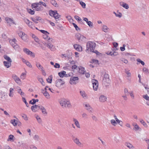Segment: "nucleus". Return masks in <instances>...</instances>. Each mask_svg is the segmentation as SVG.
I'll use <instances>...</instances> for the list:
<instances>
[{
    "label": "nucleus",
    "instance_id": "1",
    "mask_svg": "<svg viewBox=\"0 0 149 149\" xmlns=\"http://www.w3.org/2000/svg\"><path fill=\"white\" fill-rule=\"evenodd\" d=\"M49 13L50 16L55 18L56 23H59L62 21V19L61 18V15L57 13V11L50 10L49 11Z\"/></svg>",
    "mask_w": 149,
    "mask_h": 149
},
{
    "label": "nucleus",
    "instance_id": "2",
    "mask_svg": "<svg viewBox=\"0 0 149 149\" xmlns=\"http://www.w3.org/2000/svg\"><path fill=\"white\" fill-rule=\"evenodd\" d=\"M96 46V44L94 42L89 41L86 44V51H90L91 52L95 49Z\"/></svg>",
    "mask_w": 149,
    "mask_h": 149
},
{
    "label": "nucleus",
    "instance_id": "3",
    "mask_svg": "<svg viewBox=\"0 0 149 149\" xmlns=\"http://www.w3.org/2000/svg\"><path fill=\"white\" fill-rule=\"evenodd\" d=\"M103 83L105 85V86H109L111 81L109 79V75L108 74L105 73L104 75V77L102 80Z\"/></svg>",
    "mask_w": 149,
    "mask_h": 149
},
{
    "label": "nucleus",
    "instance_id": "4",
    "mask_svg": "<svg viewBox=\"0 0 149 149\" xmlns=\"http://www.w3.org/2000/svg\"><path fill=\"white\" fill-rule=\"evenodd\" d=\"M65 83V81L62 79H58L55 81L56 86L59 88H63V85Z\"/></svg>",
    "mask_w": 149,
    "mask_h": 149
},
{
    "label": "nucleus",
    "instance_id": "5",
    "mask_svg": "<svg viewBox=\"0 0 149 149\" xmlns=\"http://www.w3.org/2000/svg\"><path fill=\"white\" fill-rule=\"evenodd\" d=\"M75 37L79 42L85 41L86 39V38L83 35L79 33L76 34Z\"/></svg>",
    "mask_w": 149,
    "mask_h": 149
},
{
    "label": "nucleus",
    "instance_id": "6",
    "mask_svg": "<svg viewBox=\"0 0 149 149\" xmlns=\"http://www.w3.org/2000/svg\"><path fill=\"white\" fill-rule=\"evenodd\" d=\"M79 78L78 77H72L70 78V83L71 84H76L78 82Z\"/></svg>",
    "mask_w": 149,
    "mask_h": 149
},
{
    "label": "nucleus",
    "instance_id": "7",
    "mask_svg": "<svg viewBox=\"0 0 149 149\" xmlns=\"http://www.w3.org/2000/svg\"><path fill=\"white\" fill-rule=\"evenodd\" d=\"M92 82L93 85V88L95 91H96L97 89L98 86V82L97 80L94 79L92 80Z\"/></svg>",
    "mask_w": 149,
    "mask_h": 149
},
{
    "label": "nucleus",
    "instance_id": "8",
    "mask_svg": "<svg viewBox=\"0 0 149 149\" xmlns=\"http://www.w3.org/2000/svg\"><path fill=\"white\" fill-rule=\"evenodd\" d=\"M10 123L12 124L14 126H15L17 125H18V126H20L21 125V123L20 121L15 119L11 120Z\"/></svg>",
    "mask_w": 149,
    "mask_h": 149
},
{
    "label": "nucleus",
    "instance_id": "9",
    "mask_svg": "<svg viewBox=\"0 0 149 149\" xmlns=\"http://www.w3.org/2000/svg\"><path fill=\"white\" fill-rule=\"evenodd\" d=\"M50 40L48 41L47 43H45V45L50 49L52 51H54L55 50V48L54 46L52 45L50 43H49Z\"/></svg>",
    "mask_w": 149,
    "mask_h": 149
},
{
    "label": "nucleus",
    "instance_id": "10",
    "mask_svg": "<svg viewBox=\"0 0 149 149\" xmlns=\"http://www.w3.org/2000/svg\"><path fill=\"white\" fill-rule=\"evenodd\" d=\"M41 107V106H39L38 105H33L31 107V109L33 112H36L40 109Z\"/></svg>",
    "mask_w": 149,
    "mask_h": 149
},
{
    "label": "nucleus",
    "instance_id": "11",
    "mask_svg": "<svg viewBox=\"0 0 149 149\" xmlns=\"http://www.w3.org/2000/svg\"><path fill=\"white\" fill-rule=\"evenodd\" d=\"M67 100L65 99H61L59 101V103L63 107L65 108L66 105V103Z\"/></svg>",
    "mask_w": 149,
    "mask_h": 149
},
{
    "label": "nucleus",
    "instance_id": "12",
    "mask_svg": "<svg viewBox=\"0 0 149 149\" xmlns=\"http://www.w3.org/2000/svg\"><path fill=\"white\" fill-rule=\"evenodd\" d=\"M12 77L17 84H19L21 83V81L20 79L16 75L13 74Z\"/></svg>",
    "mask_w": 149,
    "mask_h": 149
},
{
    "label": "nucleus",
    "instance_id": "13",
    "mask_svg": "<svg viewBox=\"0 0 149 149\" xmlns=\"http://www.w3.org/2000/svg\"><path fill=\"white\" fill-rule=\"evenodd\" d=\"M36 65L39 69L43 73H45V74H46V73L44 69V68L39 63L36 62Z\"/></svg>",
    "mask_w": 149,
    "mask_h": 149
},
{
    "label": "nucleus",
    "instance_id": "14",
    "mask_svg": "<svg viewBox=\"0 0 149 149\" xmlns=\"http://www.w3.org/2000/svg\"><path fill=\"white\" fill-rule=\"evenodd\" d=\"M5 19L7 23L10 25V24L12 23L15 24V23L14 22L13 20L10 18L6 17L5 18Z\"/></svg>",
    "mask_w": 149,
    "mask_h": 149
},
{
    "label": "nucleus",
    "instance_id": "15",
    "mask_svg": "<svg viewBox=\"0 0 149 149\" xmlns=\"http://www.w3.org/2000/svg\"><path fill=\"white\" fill-rule=\"evenodd\" d=\"M74 49L77 51H82V47L79 45L74 44Z\"/></svg>",
    "mask_w": 149,
    "mask_h": 149
},
{
    "label": "nucleus",
    "instance_id": "16",
    "mask_svg": "<svg viewBox=\"0 0 149 149\" xmlns=\"http://www.w3.org/2000/svg\"><path fill=\"white\" fill-rule=\"evenodd\" d=\"M79 69V73L84 74L85 73L86 71L85 70L84 68L81 66H80L78 67Z\"/></svg>",
    "mask_w": 149,
    "mask_h": 149
},
{
    "label": "nucleus",
    "instance_id": "17",
    "mask_svg": "<svg viewBox=\"0 0 149 149\" xmlns=\"http://www.w3.org/2000/svg\"><path fill=\"white\" fill-rule=\"evenodd\" d=\"M120 6H122L123 8H125L126 9H128L129 7L128 4L127 3H124L123 2H120Z\"/></svg>",
    "mask_w": 149,
    "mask_h": 149
},
{
    "label": "nucleus",
    "instance_id": "18",
    "mask_svg": "<svg viewBox=\"0 0 149 149\" xmlns=\"http://www.w3.org/2000/svg\"><path fill=\"white\" fill-rule=\"evenodd\" d=\"M125 145L130 149L134 148V147L129 142H126Z\"/></svg>",
    "mask_w": 149,
    "mask_h": 149
},
{
    "label": "nucleus",
    "instance_id": "19",
    "mask_svg": "<svg viewBox=\"0 0 149 149\" xmlns=\"http://www.w3.org/2000/svg\"><path fill=\"white\" fill-rule=\"evenodd\" d=\"M107 100V97L106 96L101 95L99 97V101L102 102H105Z\"/></svg>",
    "mask_w": 149,
    "mask_h": 149
},
{
    "label": "nucleus",
    "instance_id": "20",
    "mask_svg": "<svg viewBox=\"0 0 149 149\" xmlns=\"http://www.w3.org/2000/svg\"><path fill=\"white\" fill-rule=\"evenodd\" d=\"M49 34H47V33L44 34L42 36V37L45 39L48 40H51L52 41V38L49 37L48 36Z\"/></svg>",
    "mask_w": 149,
    "mask_h": 149
},
{
    "label": "nucleus",
    "instance_id": "21",
    "mask_svg": "<svg viewBox=\"0 0 149 149\" xmlns=\"http://www.w3.org/2000/svg\"><path fill=\"white\" fill-rule=\"evenodd\" d=\"M40 110H41L42 113L46 116L47 114V112L46 111V109L42 106H41V107L40 108Z\"/></svg>",
    "mask_w": 149,
    "mask_h": 149
},
{
    "label": "nucleus",
    "instance_id": "22",
    "mask_svg": "<svg viewBox=\"0 0 149 149\" xmlns=\"http://www.w3.org/2000/svg\"><path fill=\"white\" fill-rule=\"evenodd\" d=\"M3 63L4 66L7 68L10 67L11 65V62L8 61H4Z\"/></svg>",
    "mask_w": 149,
    "mask_h": 149
},
{
    "label": "nucleus",
    "instance_id": "23",
    "mask_svg": "<svg viewBox=\"0 0 149 149\" xmlns=\"http://www.w3.org/2000/svg\"><path fill=\"white\" fill-rule=\"evenodd\" d=\"M81 95L82 97L84 99L87 98V95L86 94L85 92L84 91H80Z\"/></svg>",
    "mask_w": 149,
    "mask_h": 149
},
{
    "label": "nucleus",
    "instance_id": "24",
    "mask_svg": "<svg viewBox=\"0 0 149 149\" xmlns=\"http://www.w3.org/2000/svg\"><path fill=\"white\" fill-rule=\"evenodd\" d=\"M66 73L65 71H63L60 72H58V75L60 77L63 78L64 76H65Z\"/></svg>",
    "mask_w": 149,
    "mask_h": 149
},
{
    "label": "nucleus",
    "instance_id": "25",
    "mask_svg": "<svg viewBox=\"0 0 149 149\" xmlns=\"http://www.w3.org/2000/svg\"><path fill=\"white\" fill-rule=\"evenodd\" d=\"M73 121L74 122V124L78 128H80V126L78 121L76 119L74 118Z\"/></svg>",
    "mask_w": 149,
    "mask_h": 149
},
{
    "label": "nucleus",
    "instance_id": "26",
    "mask_svg": "<svg viewBox=\"0 0 149 149\" xmlns=\"http://www.w3.org/2000/svg\"><path fill=\"white\" fill-rule=\"evenodd\" d=\"M73 140L74 142L78 146H80L81 145V143L79 142V140L77 138L73 139Z\"/></svg>",
    "mask_w": 149,
    "mask_h": 149
},
{
    "label": "nucleus",
    "instance_id": "27",
    "mask_svg": "<svg viewBox=\"0 0 149 149\" xmlns=\"http://www.w3.org/2000/svg\"><path fill=\"white\" fill-rule=\"evenodd\" d=\"M65 103L66 105L65 108H70L72 107V106L69 101L67 100L66 102Z\"/></svg>",
    "mask_w": 149,
    "mask_h": 149
},
{
    "label": "nucleus",
    "instance_id": "28",
    "mask_svg": "<svg viewBox=\"0 0 149 149\" xmlns=\"http://www.w3.org/2000/svg\"><path fill=\"white\" fill-rule=\"evenodd\" d=\"M51 3L55 7H58V5L55 0H51L50 1Z\"/></svg>",
    "mask_w": 149,
    "mask_h": 149
},
{
    "label": "nucleus",
    "instance_id": "29",
    "mask_svg": "<svg viewBox=\"0 0 149 149\" xmlns=\"http://www.w3.org/2000/svg\"><path fill=\"white\" fill-rule=\"evenodd\" d=\"M102 30L104 32L106 33L108 31L109 29L106 26L103 25L102 27Z\"/></svg>",
    "mask_w": 149,
    "mask_h": 149
},
{
    "label": "nucleus",
    "instance_id": "30",
    "mask_svg": "<svg viewBox=\"0 0 149 149\" xmlns=\"http://www.w3.org/2000/svg\"><path fill=\"white\" fill-rule=\"evenodd\" d=\"M52 75L49 76V78L47 79V82L49 83H51L52 82Z\"/></svg>",
    "mask_w": 149,
    "mask_h": 149
},
{
    "label": "nucleus",
    "instance_id": "31",
    "mask_svg": "<svg viewBox=\"0 0 149 149\" xmlns=\"http://www.w3.org/2000/svg\"><path fill=\"white\" fill-rule=\"evenodd\" d=\"M85 106L86 107V109L88 111H91L92 108L91 107V106L88 104H85Z\"/></svg>",
    "mask_w": 149,
    "mask_h": 149
},
{
    "label": "nucleus",
    "instance_id": "32",
    "mask_svg": "<svg viewBox=\"0 0 149 149\" xmlns=\"http://www.w3.org/2000/svg\"><path fill=\"white\" fill-rule=\"evenodd\" d=\"M4 58L7 60L8 62H11L12 60L10 57L6 55H4Z\"/></svg>",
    "mask_w": 149,
    "mask_h": 149
},
{
    "label": "nucleus",
    "instance_id": "33",
    "mask_svg": "<svg viewBox=\"0 0 149 149\" xmlns=\"http://www.w3.org/2000/svg\"><path fill=\"white\" fill-rule=\"evenodd\" d=\"M38 5H39V3H34L32 4L31 5L32 8L34 10L35 9H36V8L37 7Z\"/></svg>",
    "mask_w": 149,
    "mask_h": 149
},
{
    "label": "nucleus",
    "instance_id": "34",
    "mask_svg": "<svg viewBox=\"0 0 149 149\" xmlns=\"http://www.w3.org/2000/svg\"><path fill=\"white\" fill-rule=\"evenodd\" d=\"M21 38L24 41H26L27 39V35L24 33Z\"/></svg>",
    "mask_w": 149,
    "mask_h": 149
},
{
    "label": "nucleus",
    "instance_id": "35",
    "mask_svg": "<svg viewBox=\"0 0 149 149\" xmlns=\"http://www.w3.org/2000/svg\"><path fill=\"white\" fill-rule=\"evenodd\" d=\"M80 4L81 5L82 8H86V4L85 3L81 1L79 2Z\"/></svg>",
    "mask_w": 149,
    "mask_h": 149
},
{
    "label": "nucleus",
    "instance_id": "36",
    "mask_svg": "<svg viewBox=\"0 0 149 149\" xmlns=\"http://www.w3.org/2000/svg\"><path fill=\"white\" fill-rule=\"evenodd\" d=\"M140 122L145 127H147V126L146 123L142 119L140 120Z\"/></svg>",
    "mask_w": 149,
    "mask_h": 149
},
{
    "label": "nucleus",
    "instance_id": "37",
    "mask_svg": "<svg viewBox=\"0 0 149 149\" xmlns=\"http://www.w3.org/2000/svg\"><path fill=\"white\" fill-rule=\"evenodd\" d=\"M42 10V7L40 6V4L39 3V5H38L37 7L36 8V10L37 11H40Z\"/></svg>",
    "mask_w": 149,
    "mask_h": 149
},
{
    "label": "nucleus",
    "instance_id": "38",
    "mask_svg": "<svg viewBox=\"0 0 149 149\" xmlns=\"http://www.w3.org/2000/svg\"><path fill=\"white\" fill-rule=\"evenodd\" d=\"M110 122L114 126H115L117 124V122L114 120H111Z\"/></svg>",
    "mask_w": 149,
    "mask_h": 149
},
{
    "label": "nucleus",
    "instance_id": "39",
    "mask_svg": "<svg viewBox=\"0 0 149 149\" xmlns=\"http://www.w3.org/2000/svg\"><path fill=\"white\" fill-rule=\"evenodd\" d=\"M26 75V73H22L20 76V78L22 79H24L25 78Z\"/></svg>",
    "mask_w": 149,
    "mask_h": 149
},
{
    "label": "nucleus",
    "instance_id": "40",
    "mask_svg": "<svg viewBox=\"0 0 149 149\" xmlns=\"http://www.w3.org/2000/svg\"><path fill=\"white\" fill-rule=\"evenodd\" d=\"M74 18L76 20H77L78 21H80L81 22H82L81 19L78 16L75 15V16H74Z\"/></svg>",
    "mask_w": 149,
    "mask_h": 149
},
{
    "label": "nucleus",
    "instance_id": "41",
    "mask_svg": "<svg viewBox=\"0 0 149 149\" xmlns=\"http://www.w3.org/2000/svg\"><path fill=\"white\" fill-rule=\"evenodd\" d=\"M44 95L45 96V97L48 98L49 97V93L47 92L46 91H45V92L43 93Z\"/></svg>",
    "mask_w": 149,
    "mask_h": 149
},
{
    "label": "nucleus",
    "instance_id": "42",
    "mask_svg": "<svg viewBox=\"0 0 149 149\" xmlns=\"http://www.w3.org/2000/svg\"><path fill=\"white\" fill-rule=\"evenodd\" d=\"M72 24L77 31H78V30H80V29L79 28L76 24L74 23H72Z\"/></svg>",
    "mask_w": 149,
    "mask_h": 149
},
{
    "label": "nucleus",
    "instance_id": "43",
    "mask_svg": "<svg viewBox=\"0 0 149 149\" xmlns=\"http://www.w3.org/2000/svg\"><path fill=\"white\" fill-rule=\"evenodd\" d=\"M36 119L37 120L38 122L39 123H40L42 122V120L40 117L38 115H37L36 117Z\"/></svg>",
    "mask_w": 149,
    "mask_h": 149
},
{
    "label": "nucleus",
    "instance_id": "44",
    "mask_svg": "<svg viewBox=\"0 0 149 149\" xmlns=\"http://www.w3.org/2000/svg\"><path fill=\"white\" fill-rule=\"evenodd\" d=\"M14 89L13 88H10V93L9 94V96L10 97H12L13 96V95L12 94L13 93V92Z\"/></svg>",
    "mask_w": 149,
    "mask_h": 149
},
{
    "label": "nucleus",
    "instance_id": "45",
    "mask_svg": "<svg viewBox=\"0 0 149 149\" xmlns=\"http://www.w3.org/2000/svg\"><path fill=\"white\" fill-rule=\"evenodd\" d=\"M22 99L23 101L26 104V106L27 107H28L29 104L27 102L26 99L24 97H22Z\"/></svg>",
    "mask_w": 149,
    "mask_h": 149
},
{
    "label": "nucleus",
    "instance_id": "46",
    "mask_svg": "<svg viewBox=\"0 0 149 149\" xmlns=\"http://www.w3.org/2000/svg\"><path fill=\"white\" fill-rule=\"evenodd\" d=\"M14 136L13 135H10L9 136L8 141H13V139Z\"/></svg>",
    "mask_w": 149,
    "mask_h": 149
},
{
    "label": "nucleus",
    "instance_id": "47",
    "mask_svg": "<svg viewBox=\"0 0 149 149\" xmlns=\"http://www.w3.org/2000/svg\"><path fill=\"white\" fill-rule=\"evenodd\" d=\"M88 25L91 27L92 28L93 27V25L92 22L90 21H89L87 23Z\"/></svg>",
    "mask_w": 149,
    "mask_h": 149
},
{
    "label": "nucleus",
    "instance_id": "48",
    "mask_svg": "<svg viewBox=\"0 0 149 149\" xmlns=\"http://www.w3.org/2000/svg\"><path fill=\"white\" fill-rule=\"evenodd\" d=\"M3 92H2L1 91H0V98H1V99H4V96L3 95Z\"/></svg>",
    "mask_w": 149,
    "mask_h": 149
},
{
    "label": "nucleus",
    "instance_id": "49",
    "mask_svg": "<svg viewBox=\"0 0 149 149\" xmlns=\"http://www.w3.org/2000/svg\"><path fill=\"white\" fill-rule=\"evenodd\" d=\"M33 23L31 22H30V21L29 22L28 24V26L30 27L32 29H33V28L32 26H33Z\"/></svg>",
    "mask_w": 149,
    "mask_h": 149
},
{
    "label": "nucleus",
    "instance_id": "50",
    "mask_svg": "<svg viewBox=\"0 0 149 149\" xmlns=\"http://www.w3.org/2000/svg\"><path fill=\"white\" fill-rule=\"evenodd\" d=\"M136 60L138 62L140 63L142 65H145V63L144 62L141 61L140 59L138 58Z\"/></svg>",
    "mask_w": 149,
    "mask_h": 149
},
{
    "label": "nucleus",
    "instance_id": "51",
    "mask_svg": "<svg viewBox=\"0 0 149 149\" xmlns=\"http://www.w3.org/2000/svg\"><path fill=\"white\" fill-rule=\"evenodd\" d=\"M28 11L30 14L31 15H33L34 13V11L33 10H32L31 9H29L28 10Z\"/></svg>",
    "mask_w": 149,
    "mask_h": 149
},
{
    "label": "nucleus",
    "instance_id": "52",
    "mask_svg": "<svg viewBox=\"0 0 149 149\" xmlns=\"http://www.w3.org/2000/svg\"><path fill=\"white\" fill-rule=\"evenodd\" d=\"M23 50L25 53L27 54L29 53V52L30 51L29 49L26 48H24L23 49Z\"/></svg>",
    "mask_w": 149,
    "mask_h": 149
},
{
    "label": "nucleus",
    "instance_id": "53",
    "mask_svg": "<svg viewBox=\"0 0 149 149\" xmlns=\"http://www.w3.org/2000/svg\"><path fill=\"white\" fill-rule=\"evenodd\" d=\"M120 60L125 64H127L128 62V61L127 60L123 58H121L120 59Z\"/></svg>",
    "mask_w": 149,
    "mask_h": 149
},
{
    "label": "nucleus",
    "instance_id": "54",
    "mask_svg": "<svg viewBox=\"0 0 149 149\" xmlns=\"http://www.w3.org/2000/svg\"><path fill=\"white\" fill-rule=\"evenodd\" d=\"M98 61L97 60L93 59L91 60V63H98Z\"/></svg>",
    "mask_w": 149,
    "mask_h": 149
},
{
    "label": "nucleus",
    "instance_id": "55",
    "mask_svg": "<svg viewBox=\"0 0 149 149\" xmlns=\"http://www.w3.org/2000/svg\"><path fill=\"white\" fill-rule=\"evenodd\" d=\"M143 97L145 99L149 101V97H148L147 94L143 95Z\"/></svg>",
    "mask_w": 149,
    "mask_h": 149
},
{
    "label": "nucleus",
    "instance_id": "56",
    "mask_svg": "<svg viewBox=\"0 0 149 149\" xmlns=\"http://www.w3.org/2000/svg\"><path fill=\"white\" fill-rule=\"evenodd\" d=\"M82 117L86 119L88 118V115L85 113H83L82 114Z\"/></svg>",
    "mask_w": 149,
    "mask_h": 149
},
{
    "label": "nucleus",
    "instance_id": "57",
    "mask_svg": "<svg viewBox=\"0 0 149 149\" xmlns=\"http://www.w3.org/2000/svg\"><path fill=\"white\" fill-rule=\"evenodd\" d=\"M54 67L55 68H60V66L59 64L58 63H56L55 64V65H54Z\"/></svg>",
    "mask_w": 149,
    "mask_h": 149
},
{
    "label": "nucleus",
    "instance_id": "58",
    "mask_svg": "<svg viewBox=\"0 0 149 149\" xmlns=\"http://www.w3.org/2000/svg\"><path fill=\"white\" fill-rule=\"evenodd\" d=\"M34 139L36 141H38L39 139V137L38 135H35L33 137Z\"/></svg>",
    "mask_w": 149,
    "mask_h": 149
},
{
    "label": "nucleus",
    "instance_id": "59",
    "mask_svg": "<svg viewBox=\"0 0 149 149\" xmlns=\"http://www.w3.org/2000/svg\"><path fill=\"white\" fill-rule=\"evenodd\" d=\"M129 93L127 88H125L124 89V94L125 95H128Z\"/></svg>",
    "mask_w": 149,
    "mask_h": 149
},
{
    "label": "nucleus",
    "instance_id": "60",
    "mask_svg": "<svg viewBox=\"0 0 149 149\" xmlns=\"http://www.w3.org/2000/svg\"><path fill=\"white\" fill-rule=\"evenodd\" d=\"M28 54L29 55H30L32 57H34L35 56L34 54L33 53V52L30 51L29 52V53Z\"/></svg>",
    "mask_w": 149,
    "mask_h": 149
},
{
    "label": "nucleus",
    "instance_id": "61",
    "mask_svg": "<svg viewBox=\"0 0 149 149\" xmlns=\"http://www.w3.org/2000/svg\"><path fill=\"white\" fill-rule=\"evenodd\" d=\"M40 31L41 33H42L44 34H45L46 33H47V34H49V33H48L47 31H45V30H40Z\"/></svg>",
    "mask_w": 149,
    "mask_h": 149
},
{
    "label": "nucleus",
    "instance_id": "62",
    "mask_svg": "<svg viewBox=\"0 0 149 149\" xmlns=\"http://www.w3.org/2000/svg\"><path fill=\"white\" fill-rule=\"evenodd\" d=\"M10 43L11 44V45L13 47L14 46V45H15L16 44V43L14 41H13V40H10Z\"/></svg>",
    "mask_w": 149,
    "mask_h": 149
},
{
    "label": "nucleus",
    "instance_id": "63",
    "mask_svg": "<svg viewBox=\"0 0 149 149\" xmlns=\"http://www.w3.org/2000/svg\"><path fill=\"white\" fill-rule=\"evenodd\" d=\"M133 125L134 126V128L136 130H138L139 129H140L137 124H136L134 125Z\"/></svg>",
    "mask_w": 149,
    "mask_h": 149
},
{
    "label": "nucleus",
    "instance_id": "64",
    "mask_svg": "<svg viewBox=\"0 0 149 149\" xmlns=\"http://www.w3.org/2000/svg\"><path fill=\"white\" fill-rule=\"evenodd\" d=\"M24 22L26 24H27V25L29 23V22L30 21L27 18H24Z\"/></svg>",
    "mask_w": 149,
    "mask_h": 149
}]
</instances>
